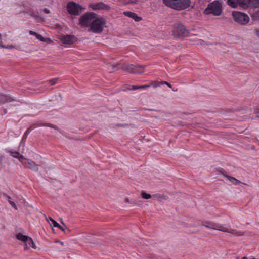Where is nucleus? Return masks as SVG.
Here are the masks:
<instances>
[{
	"instance_id": "1",
	"label": "nucleus",
	"mask_w": 259,
	"mask_h": 259,
	"mask_svg": "<svg viewBox=\"0 0 259 259\" xmlns=\"http://www.w3.org/2000/svg\"><path fill=\"white\" fill-rule=\"evenodd\" d=\"M202 225L209 229H214L224 232L229 233L236 236H241L244 235V232H238L236 230L229 228L226 226L221 225L213 222H204L202 223Z\"/></svg>"
},
{
	"instance_id": "2",
	"label": "nucleus",
	"mask_w": 259,
	"mask_h": 259,
	"mask_svg": "<svg viewBox=\"0 0 259 259\" xmlns=\"http://www.w3.org/2000/svg\"><path fill=\"white\" fill-rule=\"evenodd\" d=\"M166 6L176 10H182L188 8L191 4L190 0H162Z\"/></svg>"
},
{
	"instance_id": "3",
	"label": "nucleus",
	"mask_w": 259,
	"mask_h": 259,
	"mask_svg": "<svg viewBox=\"0 0 259 259\" xmlns=\"http://www.w3.org/2000/svg\"><path fill=\"white\" fill-rule=\"evenodd\" d=\"M222 5L219 1H214L210 3L204 10L206 14H212L214 16H220L222 13Z\"/></svg>"
},
{
	"instance_id": "4",
	"label": "nucleus",
	"mask_w": 259,
	"mask_h": 259,
	"mask_svg": "<svg viewBox=\"0 0 259 259\" xmlns=\"http://www.w3.org/2000/svg\"><path fill=\"white\" fill-rule=\"evenodd\" d=\"M93 20L90 27L91 31L95 33H101L103 28L106 26L105 19L102 18H98L96 16V18Z\"/></svg>"
},
{
	"instance_id": "5",
	"label": "nucleus",
	"mask_w": 259,
	"mask_h": 259,
	"mask_svg": "<svg viewBox=\"0 0 259 259\" xmlns=\"http://www.w3.org/2000/svg\"><path fill=\"white\" fill-rule=\"evenodd\" d=\"M189 30L181 23L176 24L173 28L172 35L177 37H185L188 36Z\"/></svg>"
},
{
	"instance_id": "6",
	"label": "nucleus",
	"mask_w": 259,
	"mask_h": 259,
	"mask_svg": "<svg viewBox=\"0 0 259 259\" xmlns=\"http://www.w3.org/2000/svg\"><path fill=\"white\" fill-rule=\"evenodd\" d=\"M232 17L235 22L242 25L247 24L250 19L247 14L238 11L233 12Z\"/></svg>"
},
{
	"instance_id": "7",
	"label": "nucleus",
	"mask_w": 259,
	"mask_h": 259,
	"mask_svg": "<svg viewBox=\"0 0 259 259\" xmlns=\"http://www.w3.org/2000/svg\"><path fill=\"white\" fill-rule=\"evenodd\" d=\"M97 15L93 12L87 13L80 18L79 24L81 26L91 27L92 22L94 21Z\"/></svg>"
},
{
	"instance_id": "8",
	"label": "nucleus",
	"mask_w": 259,
	"mask_h": 259,
	"mask_svg": "<svg viewBox=\"0 0 259 259\" xmlns=\"http://www.w3.org/2000/svg\"><path fill=\"white\" fill-rule=\"evenodd\" d=\"M145 66L138 65L135 66L133 64H128L122 68L123 71L131 73H140L143 72Z\"/></svg>"
},
{
	"instance_id": "9",
	"label": "nucleus",
	"mask_w": 259,
	"mask_h": 259,
	"mask_svg": "<svg viewBox=\"0 0 259 259\" xmlns=\"http://www.w3.org/2000/svg\"><path fill=\"white\" fill-rule=\"evenodd\" d=\"M68 13L71 15H77L81 12L82 8L74 2H69L67 6Z\"/></svg>"
},
{
	"instance_id": "10",
	"label": "nucleus",
	"mask_w": 259,
	"mask_h": 259,
	"mask_svg": "<svg viewBox=\"0 0 259 259\" xmlns=\"http://www.w3.org/2000/svg\"><path fill=\"white\" fill-rule=\"evenodd\" d=\"M22 164L25 168H28L35 172L38 171L39 169L38 164L33 161L26 158L22 162Z\"/></svg>"
},
{
	"instance_id": "11",
	"label": "nucleus",
	"mask_w": 259,
	"mask_h": 259,
	"mask_svg": "<svg viewBox=\"0 0 259 259\" xmlns=\"http://www.w3.org/2000/svg\"><path fill=\"white\" fill-rule=\"evenodd\" d=\"M23 12L24 13L28 14L30 16L34 17H38L39 16V13L37 11L34 10L32 8L28 6L24 7Z\"/></svg>"
},
{
	"instance_id": "12",
	"label": "nucleus",
	"mask_w": 259,
	"mask_h": 259,
	"mask_svg": "<svg viewBox=\"0 0 259 259\" xmlns=\"http://www.w3.org/2000/svg\"><path fill=\"white\" fill-rule=\"evenodd\" d=\"M13 101H18L17 100L14 99L12 97L4 94H0V103L4 104L7 102H11Z\"/></svg>"
},
{
	"instance_id": "13",
	"label": "nucleus",
	"mask_w": 259,
	"mask_h": 259,
	"mask_svg": "<svg viewBox=\"0 0 259 259\" xmlns=\"http://www.w3.org/2000/svg\"><path fill=\"white\" fill-rule=\"evenodd\" d=\"M90 6L94 10L105 9L107 7V6L102 2H100L97 4H92Z\"/></svg>"
},
{
	"instance_id": "14",
	"label": "nucleus",
	"mask_w": 259,
	"mask_h": 259,
	"mask_svg": "<svg viewBox=\"0 0 259 259\" xmlns=\"http://www.w3.org/2000/svg\"><path fill=\"white\" fill-rule=\"evenodd\" d=\"M123 14L128 17L133 18L135 21L136 22H139L141 20H142V18L138 16V15L133 12L127 11V12H124Z\"/></svg>"
},
{
	"instance_id": "15",
	"label": "nucleus",
	"mask_w": 259,
	"mask_h": 259,
	"mask_svg": "<svg viewBox=\"0 0 259 259\" xmlns=\"http://www.w3.org/2000/svg\"><path fill=\"white\" fill-rule=\"evenodd\" d=\"M10 155L13 157L18 159V160L22 163L25 159V157L21 155L19 152L17 151H10Z\"/></svg>"
},
{
	"instance_id": "16",
	"label": "nucleus",
	"mask_w": 259,
	"mask_h": 259,
	"mask_svg": "<svg viewBox=\"0 0 259 259\" xmlns=\"http://www.w3.org/2000/svg\"><path fill=\"white\" fill-rule=\"evenodd\" d=\"M36 126L35 124H34V125H31L29 128H28L23 136L22 141H25L26 140L28 135L29 134V133L33 130H34L35 128H36Z\"/></svg>"
},
{
	"instance_id": "17",
	"label": "nucleus",
	"mask_w": 259,
	"mask_h": 259,
	"mask_svg": "<svg viewBox=\"0 0 259 259\" xmlns=\"http://www.w3.org/2000/svg\"><path fill=\"white\" fill-rule=\"evenodd\" d=\"M76 40V38L73 35H66V45L72 44Z\"/></svg>"
},
{
	"instance_id": "18",
	"label": "nucleus",
	"mask_w": 259,
	"mask_h": 259,
	"mask_svg": "<svg viewBox=\"0 0 259 259\" xmlns=\"http://www.w3.org/2000/svg\"><path fill=\"white\" fill-rule=\"evenodd\" d=\"M239 0H227V4L233 8L238 7Z\"/></svg>"
},
{
	"instance_id": "19",
	"label": "nucleus",
	"mask_w": 259,
	"mask_h": 259,
	"mask_svg": "<svg viewBox=\"0 0 259 259\" xmlns=\"http://www.w3.org/2000/svg\"><path fill=\"white\" fill-rule=\"evenodd\" d=\"M248 1L246 0H239L238 6L246 9L249 6Z\"/></svg>"
},
{
	"instance_id": "20",
	"label": "nucleus",
	"mask_w": 259,
	"mask_h": 259,
	"mask_svg": "<svg viewBox=\"0 0 259 259\" xmlns=\"http://www.w3.org/2000/svg\"><path fill=\"white\" fill-rule=\"evenodd\" d=\"M3 196L8 199V201H9V203H10V204L11 205L12 207H13L16 210H17V207L16 205V204L11 200V198L10 196H9L8 195H7V194L6 193H3Z\"/></svg>"
},
{
	"instance_id": "21",
	"label": "nucleus",
	"mask_w": 259,
	"mask_h": 259,
	"mask_svg": "<svg viewBox=\"0 0 259 259\" xmlns=\"http://www.w3.org/2000/svg\"><path fill=\"white\" fill-rule=\"evenodd\" d=\"M16 237L17 239L21 240L24 242H26L27 240H28V239L29 237L24 235L21 233H19L17 234Z\"/></svg>"
},
{
	"instance_id": "22",
	"label": "nucleus",
	"mask_w": 259,
	"mask_h": 259,
	"mask_svg": "<svg viewBox=\"0 0 259 259\" xmlns=\"http://www.w3.org/2000/svg\"><path fill=\"white\" fill-rule=\"evenodd\" d=\"M27 244H26V246L25 247V249L27 250L28 249V247L27 246V244L29 245L30 247H31L33 248H36V246L33 242V241L32 239L30 237H28V240H27V242H26Z\"/></svg>"
},
{
	"instance_id": "23",
	"label": "nucleus",
	"mask_w": 259,
	"mask_h": 259,
	"mask_svg": "<svg viewBox=\"0 0 259 259\" xmlns=\"http://www.w3.org/2000/svg\"><path fill=\"white\" fill-rule=\"evenodd\" d=\"M49 219L50 221V223H51L52 225H53V226L54 227H58V228H60V229H61L63 231H65V229L62 226H61L59 225V224H58L56 221H55L53 219H52L51 218H49Z\"/></svg>"
},
{
	"instance_id": "24",
	"label": "nucleus",
	"mask_w": 259,
	"mask_h": 259,
	"mask_svg": "<svg viewBox=\"0 0 259 259\" xmlns=\"http://www.w3.org/2000/svg\"><path fill=\"white\" fill-rule=\"evenodd\" d=\"M251 19L253 21L259 20V10H257L252 13H250Z\"/></svg>"
},
{
	"instance_id": "25",
	"label": "nucleus",
	"mask_w": 259,
	"mask_h": 259,
	"mask_svg": "<svg viewBox=\"0 0 259 259\" xmlns=\"http://www.w3.org/2000/svg\"><path fill=\"white\" fill-rule=\"evenodd\" d=\"M248 4L254 8H259V0H248Z\"/></svg>"
},
{
	"instance_id": "26",
	"label": "nucleus",
	"mask_w": 259,
	"mask_h": 259,
	"mask_svg": "<svg viewBox=\"0 0 259 259\" xmlns=\"http://www.w3.org/2000/svg\"><path fill=\"white\" fill-rule=\"evenodd\" d=\"M124 201L125 202H126V203H128L132 204L137 205H138V206H140V205H142V203H141V201L138 202V201H135V200H130V199H129L127 198L125 199Z\"/></svg>"
},
{
	"instance_id": "27",
	"label": "nucleus",
	"mask_w": 259,
	"mask_h": 259,
	"mask_svg": "<svg viewBox=\"0 0 259 259\" xmlns=\"http://www.w3.org/2000/svg\"><path fill=\"white\" fill-rule=\"evenodd\" d=\"M36 37L38 40H39L40 41H42V42H50V39H49V38H45L41 35H40L39 34H38V33L36 35Z\"/></svg>"
},
{
	"instance_id": "28",
	"label": "nucleus",
	"mask_w": 259,
	"mask_h": 259,
	"mask_svg": "<svg viewBox=\"0 0 259 259\" xmlns=\"http://www.w3.org/2000/svg\"><path fill=\"white\" fill-rule=\"evenodd\" d=\"M150 87V85H148V84L143 85H140V86L132 85V89L133 90H135L140 89H146V88H149Z\"/></svg>"
},
{
	"instance_id": "29",
	"label": "nucleus",
	"mask_w": 259,
	"mask_h": 259,
	"mask_svg": "<svg viewBox=\"0 0 259 259\" xmlns=\"http://www.w3.org/2000/svg\"><path fill=\"white\" fill-rule=\"evenodd\" d=\"M142 197L145 199H148L151 198L152 196L150 194H147L144 191H142L141 193Z\"/></svg>"
},
{
	"instance_id": "30",
	"label": "nucleus",
	"mask_w": 259,
	"mask_h": 259,
	"mask_svg": "<svg viewBox=\"0 0 259 259\" xmlns=\"http://www.w3.org/2000/svg\"><path fill=\"white\" fill-rule=\"evenodd\" d=\"M58 78H54V79H52L51 80H48V81H46L45 82V83L46 84H49L50 85H53L54 84H55L56 83H57V81L58 80Z\"/></svg>"
},
{
	"instance_id": "31",
	"label": "nucleus",
	"mask_w": 259,
	"mask_h": 259,
	"mask_svg": "<svg viewBox=\"0 0 259 259\" xmlns=\"http://www.w3.org/2000/svg\"><path fill=\"white\" fill-rule=\"evenodd\" d=\"M153 197L155 198V199H166V196L163 195L156 194L155 195H153Z\"/></svg>"
},
{
	"instance_id": "32",
	"label": "nucleus",
	"mask_w": 259,
	"mask_h": 259,
	"mask_svg": "<svg viewBox=\"0 0 259 259\" xmlns=\"http://www.w3.org/2000/svg\"><path fill=\"white\" fill-rule=\"evenodd\" d=\"M220 172L223 175H224L225 177H226L231 182H232V183H233L234 184L235 183V181L236 180V178H234V177H231V176H228V175H225L223 172H222V171H220Z\"/></svg>"
},
{
	"instance_id": "33",
	"label": "nucleus",
	"mask_w": 259,
	"mask_h": 259,
	"mask_svg": "<svg viewBox=\"0 0 259 259\" xmlns=\"http://www.w3.org/2000/svg\"><path fill=\"white\" fill-rule=\"evenodd\" d=\"M160 84H161V82H159L158 81H152L150 83L148 84V85H150V87L151 85H153L154 87H156L159 86Z\"/></svg>"
},
{
	"instance_id": "34",
	"label": "nucleus",
	"mask_w": 259,
	"mask_h": 259,
	"mask_svg": "<svg viewBox=\"0 0 259 259\" xmlns=\"http://www.w3.org/2000/svg\"><path fill=\"white\" fill-rule=\"evenodd\" d=\"M118 64H116V65H110L109 67H111V69H110V68H108V69L109 70L112 69V70H114V69H115L117 68V66H118Z\"/></svg>"
},
{
	"instance_id": "35",
	"label": "nucleus",
	"mask_w": 259,
	"mask_h": 259,
	"mask_svg": "<svg viewBox=\"0 0 259 259\" xmlns=\"http://www.w3.org/2000/svg\"><path fill=\"white\" fill-rule=\"evenodd\" d=\"M161 84H166L168 87H169L170 88H172V85L169 83H168L166 81H162Z\"/></svg>"
},
{
	"instance_id": "36",
	"label": "nucleus",
	"mask_w": 259,
	"mask_h": 259,
	"mask_svg": "<svg viewBox=\"0 0 259 259\" xmlns=\"http://www.w3.org/2000/svg\"><path fill=\"white\" fill-rule=\"evenodd\" d=\"M254 113L255 114V116L257 118H259V108L257 109L255 111Z\"/></svg>"
},
{
	"instance_id": "37",
	"label": "nucleus",
	"mask_w": 259,
	"mask_h": 259,
	"mask_svg": "<svg viewBox=\"0 0 259 259\" xmlns=\"http://www.w3.org/2000/svg\"><path fill=\"white\" fill-rule=\"evenodd\" d=\"M0 47L3 48H7L6 47V46H5V45H4L3 44V42L2 41V37H1V38H0Z\"/></svg>"
},
{
	"instance_id": "38",
	"label": "nucleus",
	"mask_w": 259,
	"mask_h": 259,
	"mask_svg": "<svg viewBox=\"0 0 259 259\" xmlns=\"http://www.w3.org/2000/svg\"><path fill=\"white\" fill-rule=\"evenodd\" d=\"M29 34L30 35H34V36H36V35H37V33L35 32H34V31H29Z\"/></svg>"
},
{
	"instance_id": "39",
	"label": "nucleus",
	"mask_w": 259,
	"mask_h": 259,
	"mask_svg": "<svg viewBox=\"0 0 259 259\" xmlns=\"http://www.w3.org/2000/svg\"><path fill=\"white\" fill-rule=\"evenodd\" d=\"M43 11L46 13V14H49L50 13V10L47 8H45L43 9Z\"/></svg>"
},
{
	"instance_id": "40",
	"label": "nucleus",
	"mask_w": 259,
	"mask_h": 259,
	"mask_svg": "<svg viewBox=\"0 0 259 259\" xmlns=\"http://www.w3.org/2000/svg\"><path fill=\"white\" fill-rule=\"evenodd\" d=\"M138 3L137 0H134V1H131V2H129L128 4H137Z\"/></svg>"
},
{
	"instance_id": "41",
	"label": "nucleus",
	"mask_w": 259,
	"mask_h": 259,
	"mask_svg": "<svg viewBox=\"0 0 259 259\" xmlns=\"http://www.w3.org/2000/svg\"><path fill=\"white\" fill-rule=\"evenodd\" d=\"M61 41L62 42V44H65V37L63 36L61 38Z\"/></svg>"
},
{
	"instance_id": "42",
	"label": "nucleus",
	"mask_w": 259,
	"mask_h": 259,
	"mask_svg": "<svg viewBox=\"0 0 259 259\" xmlns=\"http://www.w3.org/2000/svg\"><path fill=\"white\" fill-rule=\"evenodd\" d=\"M56 243H60L62 246H63L64 245V243L63 242H61V241H55Z\"/></svg>"
},
{
	"instance_id": "43",
	"label": "nucleus",
	"mask_w": 259,
	"mask_h": 259,
	"mask_svg": "<svg viewBox=\"0 0 259 259\" xmlns=\"http://www.w3.org/2000/svg\"><path fill=\"white\" fill-rule=\"evenodd\" d=\"M131 90H132V88H128V87H126V88L122 89V90L123 91H126Z\"/></svg>"
},
{
	"instance_id": "44",
	"label": "nucleus",
	"mask_w": 259,
	"mask_h": 259,
	"mask_svg": "<svg viewBox=\"0 0 259 259\" xmlns=\"http://www.w3.org/2000/svg\"><path fill=\"white\" fill-rule=\"evenodd\" d=\"M240 183H241V182L239 180L236 179V180L235 181L234 184H240Z\"/></svg>"
},
{
	"instance_id": "45",
	"label": "nucleus",
	"mask_w": 259,
	"mask_h": 259,
	"mask_svg": "<svg viewBox=\"0 0 259 259\" xmlns=\"http://www.w3.org/2000/svg\"><path fill=\"white\" fill-rule=\"evenodd\" d=\"M7 113V110H6V109H5V110H4V114H6Z\"/></svg>"
},
{
	"instance_id": "46",
	"label": "nucleus",
	"mask_w": 259,
	"mask_h": 259,
	"mask_svg": "<svg viewBox=\"0 0 259 259\" xmlns=\"http://www.w3.org/2000/svg\"><path fill=\"white\" fill-rule=\"evenodd\" d=\"M242 259H248V258H247L246 257H243L242 258Z\"/></svg>"
},
{
	"instance_id": "47",
	"label": "nucleus",
	"mask_w": 259,
	"mask_h": 259,
	"mask_svg": "<svg viewBox=\"0 0 259 259\" xmlns=\"http://www.w3.org/2000/svg\"><path fill=\"white\" fill-rule=\"evenodd\" d=\"M66 229H67L69 231H70V230L69 229H67L66 227Z\"/></svg>"
},
{
	"instance_id": "48",
	"label": "nucleus",
	"mask_w": 259,
	"mask_h": 259,
	"mask_svg": "<svg viewBox=\"0 0 259 259\" xmlns=\"http://www.w3.org/2000/svg\"><path fill=\"white\" fill-rule=\"evenodd\" d=\"M9 48H13V46H10Z\"/></svg>"
}]
</instances>
